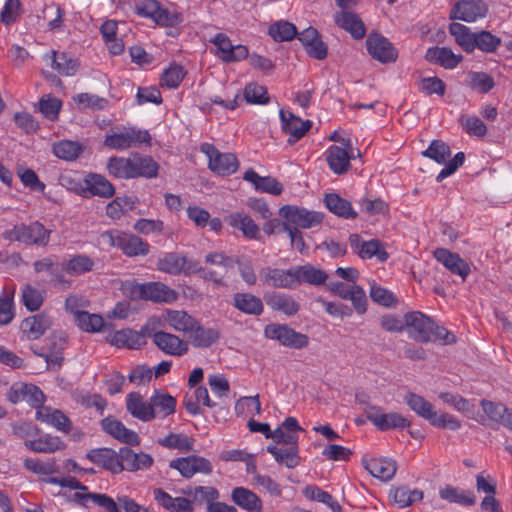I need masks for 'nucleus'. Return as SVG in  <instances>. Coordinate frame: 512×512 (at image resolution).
Returning a JSON list of instances; mask_svg holds the SVG:
<instances>
[{
  "label": "nucleus",
  "mask_w": 512,
  "mask_h": 512,
  "mask_svg": "<svg viewBox=\"0 0 512 512\" xmlns=\"http://www.w3.org/2000/svg\"><path fill=\"white\" fill-rule=\"evenodd\" d=\"M405 330L416 342H435L450 345L456 342V337L443 326L437 325L430 317L419 311L405 314Z\"/></svg>",
  "instance_id": "f257e3e1"
},
{
  "label": "nucleus",
  "mask_w": 512,
  "mask_h": 512,
  "mask_svg": "<svg viewBox=\"0 0 512 512\" xmlns=\"http://www.w3.org/2000/svg\"><path fill=\"white\" fill-rule=\"evenodd\" d=\"M404 400L411 410L435 427L452 431L461 428V422L456 417L447 413L438 414L434 406L420 395L408 393Z\"/></svg>",
  "instance_id": "f03ea898"
},
{
  "label": "nucleus",
  "mask_w": 512,
  "mask_h": 512,
  "mask_svg": "<svg viewBox=\"0 0 512 512\" xmlns=\"http://www.w3.org/2000/svg\"><path fill=\"white\" fill-rule=\"evenodd\" d=\"M105 244L120 249L127 257L146 256L150 252V245L140 237L119 230H109L101 234Z\"/></svg>",
  "instance_id": "7ed1b4c3"
},
{
  "label": "nucleus",
  "mask_w": 512,
  "mask_h": 512,
  "mask_svg": "<svg viewBox=\"0 0 512 512\" xmlns=\"http://www.w3.org/2000/svg\"><path fill=\"white\" fill-rule=\"evenodd\" d=\"M421 154L424 157L434 160L438 164H446L437 175V182H441L455 173V171L463 165L465 160V154L463 152H458L452 160L447 162L451 155V150L450 147L442 140H433L428 148L422 151Z\"/></svg>",
  "instance_id": "20e7f679"
},
{
  "label": "nucleus",
  "mask_w": 512,
  "mask_h": 512,
  "mask_svg": "<svg viewBox=\"0 0 512 512\" xmlns=\"http://www.w3.org/2000/svg\"><path fill=\"white\" fill-rule=\"evenodd\" d=\"M51 230H48L38 221L28 225H15L3 233V238L8 241H17L25 245L46 246L50 240Z\"/></svg>",
  "instance_id": "39448f33"
},
{
  "label": "nucleus",
  "mask_w": 512,
  "mask_h": 512,
  "mask_svg": "<svg viewBox=\"0 0 512 512\" xmlns=\"http://www.w3.org/2000/svg\"><path fill=\"white\" fill-rule=\"evenodd\" d=\"M150 141L151 136L147 130L128 127L107 135L104 145L114 150H126L141 144H149Z\"/></svg>",
  "instance_id": "423d86ee"
},
{
  "label": "nucleus",
  "mask_w": 512,
  "mask_h": 512,
  "mask_svg": "<svg viewBox=\"0 0 512 512\" xmlns=\"http://www.w3.org/2000/svg\"><path fill=\"white\" fill-rule=\"evenodd\" d=\"M200 151L208 158L209 169L218 175H231L238 169V159L232 153H221L210 143H202Z\"/></svg>",
  "instance_id": "0eeeda50"
},
{
  "label": "nucleus",
  "mask_w": 512,
  "mask_h": 512,
  "mask_svg": "<svg viewBox=\"0 0 512 512\" xmlns=\"http://www.w3.org/2000/svg\"><path fill=\"white\" fill-rule=\"evenodd\" d=\"M157 269L170 275H189L201 269L198 264L177 252H165L157 260Z\"/></svg>",
  "instance_id": "6e6552de"
},
{
  "label": "nucleus",
  "mask_w": 512,
  "mask_h": 512,
  "mask_svg": "<svg viewBox=\"0 0 512 512\" xmlns=\"http://www.w3.org/2000/svg\"><path fill=\"white\" fill-rule=\"evenodd\" d=\"M349 244L352 252L362 260L376 258L378 262L383 263L389 258L385 245L378 239L366 241L358 234H351Z\"/></svg>",
  "instance_id": "1a4fd4ad"
},
{
  "label": "nucleus",
  "mask_w": 512,
  "mask_h": 512,
  "mask_svg": "<svg viewBox=\"0 0 512 512\" xmlns=\"http://www.w3.org/2000/svg\"><path fill=\"white\" fill-rule=\"evenodd\" d=\"M267 338L279 341L283 346L302 349L308 346L309 338L307 335L295 331L287 325L269 324L264 329Z\"/></svg>",
  "instance_id": "9d476101"
},
{
  "label": "nucleus",
  "mask_w": 512,
  "mask_h": 512,
  "mask_svg": "<svg viewBox=\"0 0 512 512\" xmlns=\"http://www.w3.org/2000/svg\"><path fill=\"white\" fill-rule=\"evenodd\" d=\"M132 294L143 300L157 303H173L178 298L176 291L161 282L136 284L133 286Z\"/></svg>",
  "instance_id": "9b49d317"
},
{
  "label": "nucleus",
  "mask_w": 512,
  "mask_h": 512,
  "mask_svg": "<svg viewBox=\"0 0 512 512\" xmlns=\"http://www.w3.org/2000/svg\"><path fill=\"white\" fill-rule=\"evenodd\" d=\"M279 214L288 223L295 225L297 228L310 229L318 226L323 221V215L318 212L308 211L294 205H285L280 208Z\"/></svg>",
  "instance_id": "f8f14e48"
},
{
  "label": "nucleus",
  "mask_w": 512,
  "mask_h": 512,
  "mask_svg": "<svg viewBox=\"0 0 512 512\" xmlns=\"http://www.w3.org/2000/svg\"><path fill=\"white\" fill-rule=\"evenodd\" d=\"M6 396L13 404L25 401L36 409L45 401V395L39 387L24 382L12 384Z\"/></svg>",
  "instance_id": "ddd939ff"
},
{
  "label": "nucleus",
  "mask_w": 512,
  "mask_h": 512,
  "mask_svg": "<svg viewBox=\"0 0 512 512\" xmlns=\"http://www.w3.org/2000/svg\"><path fill=\"white\" fill-rule=\"evenodd\" d=\"M169 467L177 470L182 477L187 479L197 473L210 474L213 469L212 463L208 459L196 455L174 459L170 461Z\"/></svg>",
  "instance_id": "4468645a"
},
{
  "label": "nucleus",
  "mask_w": 512,
  "mask_h": 512,
  "mask_svg": "<svg viewBox=\"0 0 512 512\" xmlns=\"http://www.w3.org/2000/svg\"><path fill=\"white\" fill-rule=\"evenodd\" d=\"M263 284L273 288L296 289L295 266L289 269L265 267L259 271Z\"/></svg>",
  "instance_id": "2eb2a0df"
},
{
  "label": "nucleus",
  "mask_w": 512,
  "mask_h": 512,
  "mask_svg": "<svg viewBox=\"0 0 512 512\" xmlns=\"http://www.w3.org/2000/svg\"><path fill=\"white\" fill-rule=\"evenodd\" d=\"M487 12L488 5L484 0H460L451 10L450 17L470 23L484 18Z\"/></svg>",
  "instance_id": "dca6fc26"
},
{
  "label": "nucleus",
  "mask_w": 512,
  "mask_h": 512,
  "mask_svg": "<svg viewBox=\"0 0 512 512\" xmlns=\"http://www.w3.org/2000/svg\"><path fill=\"white\" fill-rule=\"evenodd\" d=\"M152 340L159 350L170 356L181 357L189 351V342L172 333L154 332Z\"/></svg>",
  "instance_id": "f3484780"
},
{
  "label": "nucleus",
  "mask_w": 512,
  "mask_h": 512,
  "mask_svg": "<svg viewBox=\"0 0 512 512\" xmlns=\"http://www.w3.org/2000/svg\"><path fill=\"white\" fill-rule=\"evenodd\" d=\"M366 417L382 431L410 426V421L401 414L396 412L384 413L381 408L374 406L366 409Z\"/></svg>",
  "instance_id": "a211bd4d"
},
{
  "label": "nucleus",
  "mask_w": 512,
  "mask_h": 512,
  "mask_svg": "<svg viewBox=\"0 0 512 512\" xmlns=\"http://www.w3.org/2000/svg\"><path fill=\"white\" fill-rule=\"evenodd\" d=\"M366 47L369 54L382 63L394 62L397 58L393 44L380 34L371 33L367 37Z\"/></svg>",
  "instance_id": "6ab92c4d"
},
{
  "label": "nucleus",
  "mask_w": 512,
  "mask_h": 512,
  "mask_svg": "<svg viewBox=\"0 0 512 512\" xmlns=\"http://www.w3.org/2000/svg\"><path fill=\"white\" fill-rule=\"evenodd\" d=\"M217 48V55L224 62H236L248 57V48L244 45H233L223 33H218L210 40Z\"/></svg>",
  "instance_id": "aec40b11"
},
{
  "label": "nucleus",
  "mask_w": 512,
  "mask_h": 512,
  "mask_svg": "<svg viewBox=\"0 0 512 512\" xmlns=\"http://www.w3.org/2000/svg\"><path fill=\"white\" fill-rule=\"evenodd\" d=\"M282 131L289 135L288 143L293 144L300 140L311 128L310 120L303 121L289 111L283 109L279 112Z\"/></svg>",
  "instance_id": "412c9836"
},
{
  "label": "nucleus",
  "mask_w": 512,
  "mask_h": 512,
  "mask_svg": "<svg viewBox=\"0 0 512 512\" xmlns=\"http://www.w3.org/2000/svg\"><path fill=\"white\" fill-rule=\"evenodd\" d=\"M35 418L63 433H69L72 430L71 420L61 410L50 406L41 404L36 409Z\"/></svg>",
  "instance_id": "4be33fe9"
},
{
  "label": "nucleus",
  "mask_w": 512,
  "mask_h": 512,
  "mask_svg": "<svg viewBox=\"0 0 512 512\" xmlns=\"http://www.w3.org/2000/svg\"><path fill=\"white\" fill-rule=\"evenodd\" d=\"M433 256L451 273L459 275L463 281L470 274V267L468 263L463 260L457 253H453L445 248H437L433 252Z\"/></svg>",
  "instance_id": "5701e85b"
},
{
  "label": "nucleus",
  "mask_w": 512,
  "mask_h": 512,
  "mask_svg": "<svg viewBox=\"0 0 512 512\" xmlns=\"http://www.w3.org/2000/svg\"><path fill=\"white\" fill-rule=\"evenodd\" d=\"M87 458L95 465L102 467L114 474L122 472L120 465V450L116 452L110 448H96L87 453Z\"/></svg>",
  "instance_id": "b1692460"
},
{
  "label": "nucleus",
  "mask_w": 512,
  "mask_h": 512,
  "mask_svg": "<svg viewBox=\"0 0 512 512\" xmlns=\"http://www.w3.org/2000/svg\"><path fill=\"white\" fill-rule=\"evenodd\" d=\"M156 503L168 512H193V500L187 497H172L161 488L153 490Z\"/></svg>",
  "instance_id": "393cba45"
},
{
  "label": "nucleus",
  "mask_w": 512,
  "mask_h": 512,
  "mask_svg": "<svg viewBox=\"0 0 512 512\" xmlns=\"http://www.w3.org/2000/svg\"><path fill=\"white\" fill-rule=\"evenodd\" d=\"M335 24L348 32L354 39H362L366 34V27L361 18L354 12L342 10L333 16Z\"/></svg>",
  "instance_id": "a878e982"
},
{
  "label": "nucleus",
  "mask_w": 512,
  "mask_h": 512,
  "mask_svg": "<svg viewBox=\"0 0 512 512\" xmlns=\"http://www.w3.org/2000/svg\"><path fill=\"white\" fill-rule=\"evenodd\" d=\"M225 221L234 229L239 230L247 239L258 240L261 236L260 228L248 214L242 211L230 213Z\"/></svg>",
  "instance_id": "bb28decb"
},
{
  "label": "nucleus",
  "mask_w": 512,
  "mask_h": 512,
  "mask_svg": "<svg viewBox=\"0 0 512 512\" xmlns=\"http://www.w3.org/2000/svg\"><path fill=\"white\" fill-rule=\"evenodd\" d=\"M102 429L122 443L129 445H138L140 438L136 432L124 426V424L114 417H106L101 421Z\"/></svg>",
  "instance_id": "cd10ccee"
},
{
  "label": "nucleus",
  "mask_w": 512,
  "mask_h": 512,
  "mask_svg": "<svg viewBox=\"0 0 512 512\" xmlns=\"http://www.w3.org/2000/svg\"><path fill=\"white\" fill-rule=\"evenodd\" d=\"M83 191L90 196H98L101 198H110L115 194L113 184L103 175L97 173H89L83 180Z\"/></svg>",
  "instance_id": "c85d7f7f"
},
{
  "label": "nucleus",
  "mask_w": 512,
  "mask_h": 512,
  "mask_svg": "<svg viewBox=\"0 0 512 512\" xmlns=\"http://www.w3.org/2000/svg\"><path fill=\"white\" fill-rule=\"evenodd\" d=\"M120 465L122 471L135 472L138 470L148 469L153 464V458L144 452L136 453L128 447L120 448Z\"/></svg>",
  "instance_id": "c756f323"
},
{
  "label": "nucleus",
  "mask_w": 512,
  "mask_h": 512,
  "mask_svg": "<svg viewBox=\"0 0 512 512\" xmlns=\"http://www.w3.org/2000/svg\"><path fill=\"white\" fill-rule=\"evenodd\" d=\"M126 408L134 418L143 422L151 421L156 417V412L153 411L151 401H145L143 397L136 392H131L127 395Z\"/></svg>",
  "instance_id": "7c9ffc66"
},
{
  "label": "nucleus",
  "mask_w": 512,
  "mask_h": 512,
  "mask_svg": "<svg viewBox=\"0 0 512 512\" xmlns=\"http://www.w3.org/2000/svg\"><path fill=\"white\" fill-rule=\"evenodd\" d=\"M190 343L196 348H208L220 338V330L216 327L202 326L198 320L188 333Z\"/></svg>",
  "instance_id": "2f4dec72"
},
{
  "label": "nucleus",
  "mask_w": 512,
  "mask_h": 512,
  "mask_svg": "<svg viewBox=\"0 0 512 512\" xmlns=\"http://www.w3.org/2000/svg\"><path fill=\"white\" fill-rule=\"evenodd\" d=\"M425 58L445 69H454L463 60L461 54L453 53L448 47H431L426 51Z\"/></svg>",
  "instance_id": "473e14b6"
},
{
  "label": "nucleus",
  "mask_w": 512,
  "mask_h": 512,
  "mask_svg": "<svg viewBox=\"0 0 512 512\" xmlns=\"http://www.w3.org/2000/svg\"><path fill=\"white\" fill-rule=\"evenodd\" d=\"M51 149L56 158L66 162H74L84 153L86 146L79 141L63 139L54 142Z\"/></svg>",
  "instance_id": "72a5a7b5"
},
{
  "label": "nucleus",
  "mask_w": 512,
  "mask_h": 512,
  "mask_svg": "<svg viewBox=\"0 0 512 512\" xmlns=\"http://www.w3.org/2000/svg\"><path fill=\"white\" fill-rule=\"evenodd\" d=\"M96 262L86 254H75L61 263L62 270L70 276H81L94 270Z\"/></svg>",
  "instance_id": "f704fd0d"
},
{
  "label": "nucleus",
  "mask_w": 512,
  "mask_h": 512,
  "mask_svg": "<svg viewBox=\"0 0 512 512\" xmlns=\"http://www.w3.org/2000/svg\"><path fill=\"white\" fill-rule=\"evenodd\" d=\"M265 302L272 310L282 312L287 316H293L299 311V304L288 294L280 292L267 293L264 296Z\"/></svg>",
  "instance_id": "c9c22d12"
},
{
  "label": "nucleus",
  "mask_w": 512,
  "mask_h": 512,
  "mask_svg": "<svg viewBox=\"0 0 512 512\" xmlns=\"http://www.w3.org/2000/svg\"><path fill=\"white\" fill-rule=\"evenodd\" d=\"M351 148L346 146L340 147L333 145L328 148L326 152V160L330 169L336 174H342L346 172L350 166V160L353 155L349 153Z\"/></svg>",
  "instance_id": "e433bc0d"
},
{
  "label": "nucleus",
  "mask_w": 512,
  "mask_h": 512,
  "mask_svg": "<svg viewBox=\"0 0 512 512\" xmlns=\"http://www.w3.org/2000/svg\"><path fill=\"white\" fill-rule=\"evenodd\" d=\"M365 468L373 477L382 481H389L394 477L397 465L391 458L380 457L368 460L365 464Z\"/></svg>",
  "instance_id": "4c0bfd02"
},
{
  "label": "nucleus",
  "mask_w": 512,
  "mask_h": 512,
  "mask_svg": "<svg viewBox=\"0 0 512 512\" xmlns=\"http://www.w3.org/2000/svg\"><path fill=\"white\" fill-rule=\"evenodd\" d=\"M162 319L170 328L185 334L196 324V319L183 310L168 309L162 314Z\"/></svg>",
  "instance_id": "58836bf2"
},
{
  "label": "nucleus",
  "mask_w": 512,
  "mask_h": 512,
  "mask_svg": "<svg viewBox=\"0 0 512 512\" xmlns=\"http://www.w3.org/2000/svg\"><path fill=\"white\" fill-rule=\"evenodd\" d=\"M243 179L250 182L254 186L255 190L259 192L279 195L283 190L282 184L275 178L270 176H260L253 169H248L244 173Z\"/></svg>",
  "instance_id": "ea45409f"
},
{
  "label": "nucleus",
  "mask_w": 512,
  "mask_h": 512,
  "mask_svg": "<svg viewBox=\"0 0 512 512\" xmlns=\"http://www.w3.org/2000/svg\"><path fill=\"white\" fill-rule=\"evenodd\" d=\"M296 288L302 283L319 286L328 279L327 273L311 264L295 266Z\"/></svg>",
  "instance_id": "a19ab883"
},
{
  "label": "nucleus",
  "mask_w": 512,
  "mask_h": 512,
  "mask_svg": "<svg viewBox=\"0 0 512 512\" xmlns=\"http://www.w3.org/2000/svg\"><path fill=\"white\" fill-rule=\"evenodd\" d=\"M137 332L131 329H122L116 331L110 338V343L116 347H126L129 349H139L145 344V332Z\"/></svg>",
  "instance_id": "79ce46f5"
},
{
  "label": "nucleus",
  "mask_w": 512,
  "mask_h": 512,
  "mask_svg": "<svg viewBox=\"0 0 512 512\" xmlns=\"http://www.w3.org/2000/svg\"><path fill=\"white\" fill-rule=\"evenodd\" d=\"M24 445L35 453H54L65 448L64 442L58 437L45 434L37 439L25 440Z\"/></svg>",
  "instance_id": "37998d69"
},
{
  "label": "nucleus",
  "mask_w": 512,
  "mask_h": 512,
  "mask_svg": "<svg viewBox=\"0 0 512 512\" xmlns=\"http://www.w3.org/2000/svg\"><path fill=\"white\" fill-rule=\"evenodd\" d=\"M231 499L237 506L248 512H262L263 505L261 499L247 488H234L231 493Z\"/></svg>",
  "instance_id": "c03bdc74"
},
{
  "label": "nucleus",
  "mask_w": 512,
  "mask_h": 512,
  "mask_svg": "<svg viewBox=\"0 0 512 512\" xmlns=\"http://www.w3.org/2000/svg\"><path fill=\"white\" fill-rule=\"evenodd\" d=\"M132 168L135 173L133 179H152L158 176L159 164L151 156L134 153Z\"/></svg>",
  "instance_id": "a18cd8bd"
},
{
  "label": "nucleus",
  "mask_w": 512,
  "mask_h": 512,
  "mask_svg": "<svg viewBox=\"0 0 512 512\" xmlns=\"http://www.w3.org/2000/svg\"><path fill=\"white\" fill-rule=\"evenodd\" d=\"M232 304L236 309L248 315L259 316L264 310L262 300L251 293H236L233 296Z\"/></svg>",
  "instance_id": "49530a36"
},
{
  "label": "nucleus",
  "mask_w": 512,
  "mask_h": 512,
  "mask_svg": "<svg viewBox=\"0 0 512 512\" xmlns=\"http://www.w3.org/2000/svg\"><path fill=\"white\" fill-rule=\"evenodd\" d=\"M480 406L482 408L483 415L480 417L473 416L472 418L482 425H487L488 421L495 424H500L503 416H505V413H507L508 408L502 403H497L486 399H482L480 401Z\"/></svg>",
  "instance_id": "de8ad7c7"
},
{
  "label": "nucleus",
  "mask_w": 512,
  "mask_h": 512,
  "mask_svg": "<svg viewBox=\"0 0 512 512\" xmlns=\"http://www.w3.org/2000/svg\"><path fill=\"white\" fill-rule=\"evenodd\" d=\"M439 495L443 500L463 506H473L476 503V496L472 491L463 490L451 485L441 488Z\"/></svg>",
  "instance_id": "09e8293b"
},
{
  "label": "nucleus",
  "mask_w": 512,
  "mask_h": 512,
  "mask_svg": "<svg viewBox=\"0 0 512 512\" xmlns=\"http://www.w3.org/2000/svg\"><path fill=\"white\" fill-rule=\"evenodd\" d=\"M325 205L330 212L339 217L345 219H354L357 217V213L353 209L351 203L340 197L338 194H327L325 196Z\"/></svg>",
  "instance_id": "8fccbe9b"
},
{
  "label": "nucleus",
  "mask_w": 512,
  "mask_h": 512,
  "mask_svg": "<svg viewBox=\"0 0 512 512\" xmlns=\"http://www.w3.org/2000/svg\"><path fill=\"white\" fill-rule=\"evenodd\" d=\"M449 32L454 37L455 42L467 53L475 50L476 32H472L469 27L461 23H452L449 26Z\"/></svg>",
  "instance_id": "3c124183"
},
{
  "label": "nucleus",
  "mask_w": 512,
  "mask_h": 512,
  "mask_svg": "<svg viewBox=\"0 0 512 512\" xmlns=\"http://www.w3.org/2000/svg\"><path fill=\"white\" fill-rule=\"evenodd\" d=\"M133 154L129 157H111L107 162L110 175L119 179H133Z\"/></svg>",
  "instance_id": "603ef678"
},
{
  "label": "nucleus",
  "mask_w": 512,
  "mask_h": 512,
  "mask_svg": "<svg viewBox=\"0 0 512 512\" xmlns=\"http://www.w3.org/2000/svg\"><path fill=\"white\" fill-rule=\"evenodd\" d=\"M50 326L51 320L44 314L28 317L22 322V329L30 339L40 338Z\"/></svg>",
  "instance_id": "864d4df0"
},
{
  "label": "nucleus",
  "mask_w": 512,
  "mask_h": 512,
  "mask_svg": "<svg viewBox=\"0 0 512 512\" xmlns=\"http://www.w3.org/2000/svg\"><path fill=\"white\" fill-rule=\"evenodd\" d=\"M45 58L50 62L51 67L63 76L74 75L77 71V63L64 53L58 54L56 51H51Z\"/></svg>",
  "instance_id": "5fc2aeb1"
},
{
  "label": "nucleus",
  "mask_w": 512,
  "mask_h": 512,
  "mask_svg": "<svg viewBox=\"0 0 512 512\" xmlns=\"http://www.w3.org/2000/svg\"><path fill=\"white\" fill-rule=\"evenodd\" d=\"M158 444L168 449L189 452L193 449L194 439L183 433H169L167 436L158 439Z\"/></svg>",
  "instance_id": "6e6d98bb"
},
{
  "label": "nucleus",
  "mask_w": 512,
  "mask_h": 512,
  "mask_svg": "<svg viewBox=\"0 0 512 512\" xmlns=\"http://www.w3.org/2000/svg\"><path fill=\"white\" fill-rule=\"evenodd\" d=\"M467 85L478 93L486 94L494 88L495 82L493 77L485 72L470 71L467 75Z\"/></svg>",
  "instance_id": "4d7b16f0"
},
{
  "label": "nucleus",
  "mask_w": 512,
  "mask_h": 512,
  "mask_svg": "<svg viewBox=\"0 0 512 512\" xmlns=\"http://www.w3.org/2000/svg\"><path fill=\"white\" fill-rule=\"evenodd\" d=\"M267 451L271 453L278 463H283L288 468H294L299 463L297 446L289 448H279L275 445H269Z\"/></svg>",
  "instance_id": "13d9d810"
},
{
  "label": "nucleus",
  "mask_w": 512,
  "mask_h": 512,
  "mask_svg": "<svg viewBox=\"0 0 512 512\" xmlns=\"http://www.w3.org/2000/svg\"><path fill=\"white\" fill-rule=\"evenodd\" d=\"M151 405H153V411L157 415L163 417L173 414L176 408V400L174 397L167 393L155 392L151 398Z\"/></svg>",
  "instance_id": "bf43d9fd"
},
{
  "label": "nucleus",
  "mask_w": 512,
  "mask_h": 512,
  "mask_svg": "<svg viewBox=\"0 0 512 512\" xmlns=\"http://www.w3.org/2000/svg\"><path fill=\"white\" fill-rule=\"evenodd\" d=\"M186 71L179 64H171L161 75L160 84L168 89H176L183 81Z\"/></svg>",
  "instance_id": "052dcab7"
},
{
  "label": "nucleus",
  "mask_w": 512,
  "mask_h": 512,
  "mask_svg": "<svg viewBox=\"0 0 512 512\" xmlns=\"http://www.w3.org/2000/svg\"><path fill=\"white\" fill-rule=\"evenodd\" d=\"M501 38L493 35L491 32L482 30L476 32L475 49L485 53H494L501 46Z\"/></svg>",
  "instance_id": "680f3d73"
},
{
  "label": "nucleus",
  "mask_w": 512,
  "mask_h": 512,
  "mask_svg": "<svg viewBox=\"0 0 512 512\" xmlns=\"http://www.w3.org/2000/svg\"><path fill=\"white\" fill-rule=\"evenodd\" d=\"M23 465L27 470L41 477L51 476L58 471L55 460L41 461L39 459L27 458L24 460Z\"/></svg>",
  "instance_id": "e2e57ef3"
},
{
  "label": "nucleus",
  "mask_w": 512,
  "mask_h": 512,
  "mask_svg": "<svg viewBox=\"0 0 512 512\" xmlns=\"http://www.w3.org/2000/svg\"><path fill=\"white\" fill-rule=\"evenodd\" d=\"M296 34V27L287 21H279L269 28V35L276 41H290Z\"/></svg>",
  "instance_id": "0e129e2a"
},
{
  "label": "nucleus",
  "mask_w": 512,
  "mask_h": 512,
  "mask_svg": "<svg viewBox=\"0 0 512 512\" xmlns=\"http://www.w3.org/2000/svg\"><path fill=\"white\" fill-rule=\"evenodd\" d=\"M78 326L86 332H100L105 325L104 319L99 314H90L88 312L78 314L76 319Z\"/></svg>",
  "instance_id": "69168bd1"
},
{
  "label": "nucleus",
  "mask_w": 512,
  "mask_h": 512,
  "mask_svg": "<svg viewBox=\"0 0 512 512\" xmlns=\"http://www.w3.org/2000/svg\"><path fill=\"white\" fill-rule=\"evenodd\" d=\"M459 123L469 135L483 137L487 133L486 125L477 116L461 115Z\"/></svg>",
  "instance_id": "338daca9"
},
{
  "label": "nucleus",
  "mask_w": 512,
  "mask_h": 512,
  "mask_svg": "<svg viewBox=\"0 0 512 512\" xmlns=\"http://www.w3.org/2000/svg\"><path fill=\"white\" fill-rule=\"evenodd\" d=\"M62 102L52 95H45L39 101V110L45 118L55 121L58 119Z\"/></svg>",
  "instance_id": "774afa93"
}]
</instances>
